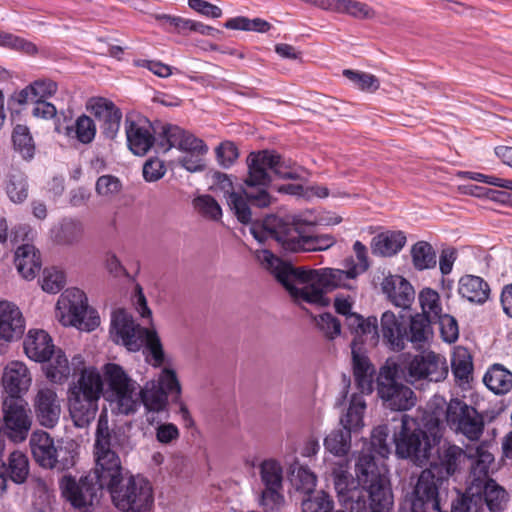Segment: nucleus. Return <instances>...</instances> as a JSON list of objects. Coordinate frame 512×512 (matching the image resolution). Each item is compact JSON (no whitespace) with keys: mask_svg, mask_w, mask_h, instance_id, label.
<instances>
[{"mask_svg":"<svg viewBox=\"0 0 512 512\" xmlns=\"http://www.w3.org/2000/svg\"><path fill=\"white\" fill-rule=\"evenodd\" d=\"M3 418H0V447L6 436L15 443L26 440L32 426L28 403L22 397H6L2 404Z\"/></svg>","mask_w":512,"mask_h":512,"instance_id":"14","label":"nucleus"},{"mask_svg":"<svg viewBox=\"0 0 512 512\" xmlns=\"http://www.w3.org/2000/svg\"><path fill=\"white\" fill-rule=\"evenodd\" d=\"M389 432L387 425H379L371 433L372 450L383 458L390 454V446L387 442Z\"/></svg>","mask_w":512,"mask_h":512,"instance_id":"59","label":"nucleus"},{"mask_svg":"<svg viewBox=\"0 0 512 512\" xmlns=\"http://www.w3.org/2000/svg\"><path fill=\"white\" fill-rule=\"evenodd\" d=\"M441 480H437L431 470H423L413 490L411 512H444V492L439 490Z\"/></svg>","mask_w":512,"mask_h":512,"instance_id":"18","label":"nucleus"},{"mask_svg":"<svg viewBox=\"0 0 512 512\" xmlns=\"http://www.w3.org/2000/svg\"><path fill=\"white\" fill-rule=\"evenodd\" d=\"M348 329L354 335L352 347L357 348L358 342L367 344L371 347L378 345L380 341V333L378 328V320L375 316L364 318L360 314L348 316Z\"/></svg>","mask_w":512,"mask_h":512,"instance_id":"28","label":"nucleus"},{"mask_svg":"<svg viewBox=\"0 0 512 512\" xmlns=\"http://www.w3.org/2000/svg\"><path fill=\"white\" fill-rule=\"evenodd\" d=\"M103 392V379L94 367L82 369L67 391L70 416L79 428L88 426L96 417Z\"/></svg>","mask_w":512,"mask_h":512,"instance_id":"4","label":"nucleus"},{"mask_svg":"<svg viewBox=\"0 0 512 512\" xmlns=\"http://www.w3.org/2000/svg\"><path fill=\"white\" fill-rule=\"evenodd\" d=\"M15 266L24 279L32 280L41 268L37 250L33 245L24 244L15 252Z\"/></svg>","mask_w":512,"mask_h":512,"instance_id":"34","label":"nucleus"},{"mask_svg":"<svg viewBox=\"0 0 512 512\" xmlns=\"http://www.w3.org/2000/svg\"><path fill=\"white\" fill-rule=\"evenodd\" d=\"M433 319L427 314L417 313L411 317L409 332H407V341L411 342L415 347H422L433 335L432 323Z\"/></svg>","mask_w":512,"mask_h":512,"instance_id":"40","label":"nucleus"},{"mask_svg":"<svg viewBox=\"0 0 512 512\" xmlns=\"http://www.w3.org/2000/svg\"><path fill=\"white\" fill-rule=\"evenodd\" d=\"M412 263L416 270L423 271L436 266V252L426 241H418L411 248Z\"/></svg>","mask_w":512,"mask_h":512,"instance_id":"44","label":"nucleus"},{"mask_svg":"<svg viewBox=\"0 0 512 512\" xmlns=\"http://www.w3.org/2000/svg\"><path fill=\"white\" fill-rule=\"evenodd\" d=\"M65 274L56 268H46L43 271L41 279L42 289L50 294H56L62 290L65 285Z\"/></svg>","mask_w":512,"mask_h":512,"instance_id":"56","label":"nucleus"},{"mask_svg":"<svg viewBox=\"0 0 512 512\" xmlns=\"http://www.w3.org/2000/svg\"><path fill=\"white\" fill-rule=\"evenodd\" d=\"M366 409V402L362 395L353 394L348 410L341 417L340 423L348 431H356L363 426V415Z\"/></svg>","mask_w":512,"mask_h":512,"instance_id":"42","label":"nucleus"},{"mask_svg":"<svg viewBox=\"0 0 512 512\" xmlns=\"http://www.w3.org/2000/svg\"><path fill=\"white\" fill-rule=\"evenodd\" d=\"M86 109L99 122L102 135L106 139H115L120 129L121 110L104 97H91L86 103Z\"/></svg>","mask_w":512,"mask_h":512,"instance_id":"22","label":"nucleus"},{"mask_svg":"<svg viewBox=\"0 0 512 512\" xmlns=\"http://www.w3.org/2000/svg\"><path fill=\"white\" fill-rule=\"evenodd\" d=\"M12 142L14 149L24 160H31L34 157L35 144L27 126L18 124L14 127Z\"/></svg>","mask_w":512,"mask_h":512,"instance_id":"46","label":"nucleus"},{"mask_svg":"<svg viewBox=\"0 0 512 512\" xmlns=\"http://www.w3.org/2000/svg\"><path fill=\"white\" fill-rule=\"evenodd\" d=\"M468 459L465 450L456 444L444 443L437 450V459L432 463L431 470L437 480H441L439 490L447 496V488L443 487L448 478L458 473Z\"/></svg>","mask_w":512,"mask_h":512,"instance_id":"19","label":"nucleus"},{"mask_svg":"<svg viewBox=\"0 0 512 512\" xmlns=\"http://www.w3.org/2000/svg\"><path fill=\"white\" fill-rule=\"evenodd\" d=\"M328 11L346 14L356 19H371L375 16L372 7L357 0H331Z\"/></svg>","mask_w":512,"mask_h":512,"instance_id":"41","label":"nucleus"},{"mask_svg":"<svg viewBox=\"0 0 512 512\" xmlns=\"http://www.w3.org/2000/svg\"><path fill=\"white\" fill-rule=\"evenodd\" d=\"M331 476L339 502L350 510V505L355 503L363 493V486H360L359 479L350 473V461L341 459L334 462Z\"/></svg>","mask_w":512,"mask_h":512,"instance_id":"21","label":"nucleus"},{"mask_svg":"<svg viewBox=\"0 0 512 512\" xmlns=\"http://www.w3.org/2000/svg\"><path fill=\"white\" fill-rule=\"evenodd\" d=\"M418 299L422 309L421 314H427L429 318L434 319L442 313L440 295L437 291L431 288H424L419 293Z\"/></svg>","mask_w":512,"mask_h":512,"instance_id":"51","label":"nucleus"},{"mask_svg":"<svg viewBox=\"0 0 512 512\" xmlns=\"http://www.w3.org/2000/svg\"><path fill=\"white\" fill-rule=\"evenodd\" d=\"M96 191L100 196L111 198L120 193L122 183L113 175H102L97 179Z\"/></svg>","mask_w":512,"mask_h":512,"instance_id":"62","label":"nucleus"},{"mask_svg":"<svg viewBox=\"0 0 512 512\" xmlns=\"http://www.w3.org/2000/svg\"><path fill=\"white\" fill-rule=\"evenodd\" d=\"M353 250L357 263L353 257H348L344 260V269L295 268L289 263L283 262L268 249H258L256 257L266 269L274 274L293 298L324 307L329 304V300L325 296L328 291L336 288L351 289L352 286L349 282L368 270L366 246L357 240L353 244Z\"/></svg>","mask_w":512,"mask_h":512,"instance_id":"1","label":"nucleus"},{"mask_svg":"<svg viewBox=\"0 0 512 512\" xmlns=\"http://www.w3.org/2000/svg\"><path fill=\"white\" fill-rule=\"evenodd\" d=\"M117 444V435L109 430L107 416L101 414L96 429L94 470L79 481L71 476L61 481L63 495L81 512H90L97 493L104 488L108 490L116 482L120 468V459L114 451Z\"/></svg>","mask_w":512,"mask_h":512,"instance_id":"2","label":"nucleus"},{"mask_svg":"<svg viewBox=\"0 0 512 512\" xmlns=\"http://www.w3.org/2000/svg\"><path fill=\"white\" fill-rule=\"evenodd\" d=\"M24 352L35 362H46L54 353V344L44 330H30L23 342Z\"/></svg>","mask_w":512,"mask_h":512,"instance_id":"31","label":"nucleus"},{"mask_svg":"<svg viewBox=\"0 0 512 512\" xmlns=\"http://www.w3.org/2000/svg\"><path fill=\"white\" fill-rule=\"evenodd\" d=\"M283 487H264L259 496V506L264 512H278L285 504Z\"/></svg>","mask_w":512,"mask_h":512,"instance_id":"49","label":"nucleus"},{"mask_svg":"<svg viewBox=\"0 0 512 512\" xmlns=\"http://www.w3.org/2000/svg\"><path fill=\"white\" fill-rule=\"evenodd\" d=\"M380 339L392 351H402L407 341V329L392 311H385L380 318Z\"/></svg>","mask_w":512,"mask_h":512,"instance_id":"27","label":"nucleus"},{"mask_svg":"<svg viewBox=\"0 0 512 512\" xmlns=\"http://www.w3.org/2000/svg\"><path fill=\"white\" fill-rule=\"evenodd\" d=\"M230 211L236 217V219L244 225L250 224V229L256 225H263L265 219L262 223L254 222L253 220V212L251 210L250 205H253V201L244 193V188L239 193H232L227 197L226 201Z\"/></svg>","mask_w":512,"mask_h":512,"instance_id":"37","label":"nucleus"},{"mask_svg":"<svg viewBox=\"0 0 512 512\" xmlns=\"http://www.w3.org/2000/svg\"><path fill=\"white\" fill-rule=\"evenodd\" d=\"M194 208L204 217L218 221L222 217L219 203L208 194L200 195L193 200Z\"/></svg>","mask_w":512,"mask_h":512,"instance_id":"53","label":"nucleus"},{"mask_svg":"<svg viewBox=\"0 0 512 512\" xmlns=\"http://www.w3.org/2000/svg\"><path fill=\"white\" fill-rule=\"evenodd\" d=\"M72 133L75 134V138L80 143H91L96 136V125L94 120L91 117L82 114L76 119L74 126L66 127V135L71 136Z\"/></svg>","mask_w":512,"mask_h":512,"instance_id":"47","label":"nucleus"},{"mask_svg":"<svg viewBox=\"0 0 512 512\" xmlns=\"http://www.w3.org/2000/svg\"><path fill=\"white\" fill-rule=\"evenodd\" d=\"M398 365L387 361L380 368L377 377V394L383 406L393 411H406L415 405V396L411 388L397 380Z\"/></svg>","mask_w":512,"mask_h":512,"instance_id":"11","label":"nucleus"},{"mask_svg":"<svg viewBox=\"0 0 512 512\" xmlns=\"http://www.w3.org/2000/svg\"><path fill=\"white\" fill-rule=\"evenodd\" d=\"M29 445L35 462L42 468L66 470L75 464L73 451L60 442L56 444L46 431H34Z\"/></svg>","mask_w":512,"mask_h":512,"instance_id":"13","label":"nucleus"},{"mask_svg":"<svg viewBox=\"0 0 512 512\" xmlns=\"http://www.w3.org/2000/svg\"><path fill=\"white\" fill-rule=\"evenodd\" d=\"M110 332L115 343L122 344L129 351H138L144 345L147 328L135 323L130 314L119 309L112 314Z\"/></svg>","mask_w":512,"mask_h":512,"instance_id":"20","label":"nucleus"},{"mask_svg":"<svg viewBox=\"0 0 512 512\" xmlns=\"http://www.w3.org/2000/svg\"><path fill=\"white\" fill-rule=\"evenodd\" d=\"M383 293L388 300L403 309L409 308L415 298L413 286L400 275H389L381 283Z\"/></svg>","mask_w":512,"mask_h":512,"instance_id":"30","label":"nucleus"},{"mask_svg":"<svg viewBox=\"0 0 512 512\" xmlns=\"http://www.w3.org/2000/svg\"><path fill=\"white\" fill-rule=\"evenodd\" d=\"M144 344L152 357L153 366H161L164 362V351L157 332L147 329L144 335Z\"/></svg>","mask_w":512,"mask_h":512,"instance_id":"60","label":"nucleus"},{"mask_svg":"<svg viewBox=\"0 0 512 512\" xmlns=\"http://www.w3.org/2000/svg\"><path fill=\"white\" fill-rule=\"evenodd\" d=\"M25 320L20 309L9 301L0 302V341L12 342L22 337Z\"/></svg>","mask_w":512,"mask_h":512,"instance_id":"26","label":"nucleus"},{"mask_svg":"<svg viewBox=\"0 0 512 512\" xmlns=\"http://www.w3.org/2000/svg\"><path fill=\"white\" fill-rule=\"evenodd\" d=\"M352 365L355 383L361 394L372 393L375 369L360 348L352 347Z\"/></svg>","mask_w":512,"mask_h":512,"instance_id":"32","label":"nucleus"},{"mask_svg":"<svg viewBox=\"0 0 512 512\" xmlns=\"http://www.w3.org/2000/svg\"><path fill=\"white\" fill-rule=\"evenodd\" d=\"M172 402L179 401L181 385L174 370L164 368L157 380H150L139 391L140 401L147 413H160L167 411L168 396Z\"/></svg>","mask_w":512,"mask_h":512,"instance_id":"12","label":"nucleus"},{"mask_svg":"<svg viewBox=\"0 0 512 512\" xmlns=\"http://www.w3.org/2000/svg\"><path fill=\"white\" fill-rule=\"evenodd\" d=\"M343 75L363 91H376L380 85L377 77L369 73L346 69Z\"/></svg>","mask_w":512,"mask_h":512,"instance_id":"57","label":"nucleus"},{"mask_svg":"<svg viewBox=\"0 0 512 512\" xmlns=\"http://www.w3.org/2000/svg\"><path fill=\"white\" fill-rule=\"evenodd\" d=\"M127 145L131 152L138 156L146 155L155 143L154 129L149 120L139 117L125 120Z\"/></svg>","mask_w":512,"mask_h":512,"instance_id":"25","label":"nucleus"},{"mask_svg":"<svg viewBox=\"0 0 512 512\" xmlns=\"http://www.w3.org/2000/svg\"><path fill=\"white\" fill-rule=\"evenodd\" d=\"M509 501L506 490L496 481L468 485L465 493L453 501L451 512H481L484 504L490 512H502Z\"/></svg>","mask_w":512,"mask_h":512,"instance_id":"8","label":"nucleus"},{"mask_svg":"<svg viewBox=\"0 0 512 512\" xmlns=\"http://www.w3.org/2000/svg\"><path fill=\"white\" fill-rule=\"evenodd\" d=\"M238 156V149L233 142H222L216 148V157L218 163L224 168H229L230 166H232L234 162L237 160Z\"/></svg>","mask_w":512,"mask_h":512,"instance_id":"63","label":"nucleus"},{"mask_svg":"<svg viewBox=\"0 0 512 512\" xmlns=\"http://www.w3.org/2000/svg\"><path fill=\"white\" fill-rule=\"evenodd\" d=\"M394 495L390 480L385 475H372L363 484V493L350 505V512H391Z\"/></svg>","mask_w":512,"mask_h":512,"instance_id":"16","label":"nucleus"},{"mask_svg":"<svg viewBox=\"0 0 512 512\" xmlns=\"http://www.w3.org/2000/svg\"><path fill=\"white\" fill-rule=\"evenodd\" d=\"M32 382L30 371L21 361L9 362L3 371L2 383L8 397H21Z\"/></svg>","mask_w":512,"mask_h":512,"instance_id":"29","label":"nucleus"},{"mask_svg":"<svg viewBox=\"0 0 512 512\" xmlns=\"http://www.w3.org/2000/svg\"><path fill=\"white\" fill-rule=\"evenodd\" d=\"M433 321L438 322L443 341L450 344L457 341L459 337V327L457 320L453 316L441 313L439 317H435Z\"/></svg>","mask_w":512,"mask_h":512,"instance_id":"58","label":"nucleus"},{"mask_svg":"<svg viewBox=\"0 0 512 512\" xmlns=\"http://www.w3.org/2000/svg\"><path fill=\"white\" fill-rule=\"evenodd\" d=\"M71 367L67 357L59 350L55 358L47 367V378L54 383H63L70 375Z\"/></svg>","mask_w":512,"mask_h":512,"instance_id":"52","label":"nucleus"},{"mask_svg":"<svg viewBox=\"0 0 512 512\" xmlns=\"http://www.w3.org/2000/svg\"><path fill=\"white\" fill-rule=\"evenodd\" d=\"M445 420L448 427L470 441H478L484 432V416L465 401L453 398L447 403Z\"/></svg>","mask_w":512,"mask_h":512,"instance_id":"15","label":"nucleus"},{"mask_svg":"<svg viewBox=\"0 0 512 512\" xmlns=\"http://www.w3.org/2000/svg\"><path fill=\"white\" fill-rule=\"evenodd\" d=\"M84 235V226L78 220H65L61 224L57 235L58 242L65 245H74L81 241Z\"/></svg>","mask_w":512,"mask_h":512,"instance_id":"50","label":"nucleus"},{"mask_svg":"<svg viewBox=\"0 0 512 512\" xmlns=\"http://www.w3.org/2000/svg\"><path fill=\"white\" fill-rule=\"evenodd\" d=\"M274 151L262 150L252 152L247 157L248 174L244 179V193L257 208H267L273 202V197L269 193L272 183L270 175Z\"/></svg>","mask_w":512,"mask_h":512,"instance_id":"6","label":"nucleus"},{"mask_svg":"<svg viewBox=\"0 0 512 512\" xmlns=\"http://www.w3.org/2000/svg\"><path fill=\"white\" fill-rule=\"evenodd\" d=\"M459 295L467 301L475 304L485 303L490 295L488 283L475 275H464L458 283Z\"/></svg>","mask_w":512,"mask_h":512,"instance_id":"33","label":"nucleus"},{"mask_svg":"<svg viewBox=\"0 0 512 512\" xmlns=\"http://www.w3.org/2000/svg\"><path fill=\"white\" fill-rule=\"evenodd\" d=\"M260 479L264 487H283V468L275 459H266L259 465Z\"/></svg>","mask_w":512,"mask_h":512,"instance_id":"48","label":"nucleus"},{"mask_svg":"<svg viewBox=\"0 0 512 512\" xmlns=\"http://www.w3.org/2000/svg\"><path fill=\"white\" fill-rule=\"evenodd\" d=\"M57 317L64 326L92 331L100 324L97 312L90 308L85 293L78 288L66 289L56 304Z\"/></svg>","mask_w":512,"mask_h":512,"instance_id":"7","label":"nucleus"},{"mask_svg":"<svg viewBox=\"0 0 512 512\" xmlns=\"http://www.w3.org/2000/svg\"><path fill=\"white\" fill-rule=\"evenodd\" d=\"M316 326L323 333V335L333 340L341 333L340 321L331 313H323L315 318Z\"/></svg>","mask_w":512,"mask_h":512,"instance_id":"61","label":"nucleus"},{"mask_svg":"<svg viewBox=\"0 0 512 512\" xmlns=\"http://www.w3.org/2000/svg\"><path fill=\"white\" fill-rule=\"evenodd\" d=\"M103 382L107 385L108 399L116 405L119 413L130 415L137 411L139 399L137 383L116 363H107L103 367Z\"/></svg>","mask_w":512,"mask_h":512,"instance_id":"10","label":"nucleus"},{"mask_svg":"<svg viewBox=\"0 0 512 512\" xmlns=\"http://www.w3.org/2000/svg\"><path fill=\"white\" fill-rule=\"evenodd\" d=\"M494 463V456L483 449H477L476 457L471 461V470L468 485L485 484L492 480L489 476L490 466Z\"/></svg>","mask_w":512,"mask_h":512,"instance_id":"38","label":"nucleus"},{"mask_svg":"<svg viewBox=\"0 0 512 512\" xmlns=\"http://www.w3.org/2000/svg\"><path fill=\"white\" fill-rule=\"evenodd\" d=\"M251 234L260 244L274 240L290 252L321 251L330 248L334 238L329 234L307 235L295 223H290L275 215L265 218L264 224L253 226Z\"/></svg>","mask_w":512,"mask_h":512,"instance_id":"3","label":"nucleus"},{"mask_svg":"<svg viewBox=\"0 0 512 512\" xmlns=\"http://www.w3.org/2000/svg\"><path fill=\"white\" fill-rule=\"evenodd\" d=\"M114 505L123 512H147L153 502L152 487L141 477L130 476L123 483L122 467L111 488H108Z\"/></svg>","mask_w":512,"mask_h":512,"instance_id":"9","label":"nucleus"},{"mask_svg":"<svg viewBox=\"0 0 512 512\" xmlns=\"http://www.w3.org/2000/svg\"><path fill=\"white\" fill-rule=\"evenodd\" d=\"M324 447L335 456L347 455L351 448V432L345 428L331 431L324 439Z\"/></svg>","mask_w":512,"mask_h":512,"instance_id":"45","label":"nucleus"},{"mask_svg":"<svg viewBox=\"0 0 512 512\" xmlns=\"http://www.w3.org/2000/svg\"><path fill=\"white\" fill-rule=\"evenodd\" d=\"M440 423L438 418H431L425 424L428 426L426 431L415 419L402 415L401 430L394 435L396 455L402 459H409L418 466L425 465L438 436Z\"/></svg>","mask_w":512,"mask_h":512,"instance_id":"5","label":"nucleus"},{"mask_svg":"<svg viewBox=\"0 0 512 512\" xmlns=\"http://www.w3.org/2000/svg\"><path fill=\"white\" fill-rule=\"evenodd\" d=\"M334 503L332 498L321 491L314 498L308 499L303 502L304 510H310L311 512H331Z\"/></svg>","mask_w":512,"mask_h":512,"instance_id":"64","label":"nucleus"},{"mask_svg":"<svg viewBox=\"0 0 512 512\" xmlns=\"http://www.w3.org/2000/svg\"><path fill=\"white\" fill-rule=\"evenodd\" d=\"M159 146L164 152L170 150L172 147H177L185 152V154L192 151H197L198 153L208 152V147L202 139L172 124H165L161 127V131L159 132Z\"/></svg>","mask_w":512,"mask_h":512,"instance_id":"24","label":"nucleus"},{"mask_svg":"<svg viewBox=\"0 0 512 512\" xmlns=\"http://www.w3.org/2000/svg\"><path fill=\"white\" fill-rule=\"evenodd\" d=\"M452 371L455 378L468 382L473 371V363L467 350H460L454 355L452 359Z\"/></svg>","mask_w":512,"mask_h":512,"instance_id":"55","label":"nucleus"},{"mask_svg":"<svg viewBox=\"0 0 512 512\" xmlns=\"http://www.w3.org/2000/svg\"><path fill=\"white\" fill-rule=\"evenodd\" d=\"M402 373L406 381L411 384L419 380L439 382L446 378L448 368L443 357L430 351L409 359L404 364Z\"/></svg>","mask_w":512,"mask_h":512,"instance_id":"17","label":"nucleus"},{"mask_svg":"<svg viewBox=\"0 0 512 512\" xmlns=\"http://www.w3.org/2000/svg\"><path fill=\"white\" fill-rule=\"evenodd\" d=\"M483 382L494 394H506L512 389V372L502 364H493L484 374Z\"/></svg>","mask_w":512,"mask_h":512,"instance_id":"36","label":"nucleus"},{"mask_svg":"<svg viewBox=\"0 0 512 512\" xmlns=\"http://www.w3.org/2000/svg\"><path fill=\"white\" fill-rule=\"evenodd\" d=\"M5 463L7 476L12 482L22 484L26 481L29 475V460L23 452H11Z\"/></svg>","mask_w":512,"mask_h":512,"instance_id":"43","label":"nucleus"},{"mask_svg":"<svg viewBox=\"0 0 512 512\" xmlns=\"http://www.w3.org/2000/svg\"><path fill=\"white\" fill-rule=\"evenodd\" d=\"M276 157L271 165V172L281 179L297 180L301 178L300 167L291 160H285L274 151Z\"/></svg>","mask_w":512,"mask_h":512,"instance_id":"54","label":"nucleus"},{"mask_svg":"<svg viewBox=\"0 0 512 512\" xmlns=\"http://www.w3.org/2000/svg\"><path fill=\"white\" fill-rule=\"evenodd\" d=\"M5 191L11 202L22 204L29 195L27 175L20 170H12L7 175Z\"/></svg>","mask_w":512,"mask_h":512,"instance_id":"39","label":"nucleus"},{"mask_svg":"<svg viewBox=\"0 0 512 512\" xmlns=\"http://www.w3.org/2000/svg\"><path fill=\"white\" fill-rule=\"evenodd\" d=\"M33 408L39 424L46 428L55 427L61 415V400L56 389L42 386L37 389L33 398Z\"/></svg>","mask_w":512,"mask_h":512,"instance_id":"23","label":"nucleus"},{"mask_svg":"<svg viewBox=\"0 0 512 512\" xmlns=\"http://www.w3.org/2000/svg\"><path fill=\"white\" fill-rule=\"evenodd\" d=\"M406 236L402 231H388L373 237L372 252L375 255L393 256L405 245Z\"/></svg>","mask_w":512,"mask_h":512,"instance_id":"35","label":"nucleus"}]
</instances>
